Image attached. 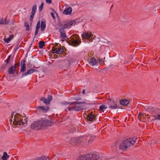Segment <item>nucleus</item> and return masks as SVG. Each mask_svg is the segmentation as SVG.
<instances>
[{
	"instance_id": "ea45409f",
	"label": "nucleus",
	"mask_w": 160,
	"mask_h": 160,
	"mask_svg": "<svg viewBox=\"0 0 160 160\" xmlns=\"http://www.w3.org/2000/svg\"><path fill=\"white\" fill-rule=\"evenodd\" d=\"M92 140H91V139L90 140H89L88 141V143H91V142H92Z\"/></svg>"
},
{
	"instance_id": "aec40b11",
	"label": "nucleus",
	"mask_w": 160,
	"mask_h": 160,
	"mask_svg": "<svg viewBox=\"0 0 160 160\" xmlns=\"http://www.w3.org/2000/svg\"><path fill=\"white\" fill-rule=\"evenodd\" d=\"M129 102L128 100L126 99H122L120 101V104L123 106H126L129 103Z\"/></svg>"
},
{
	"instance_id": "e433bc0d",
	"label": "nucleus",
	"mask_w": 160,
	"mask_h": 160,
	"mask_svg": "<svg viewBox=\"0 0 160 160\" xmlns=\"http://www.w3.org/2000/svg\"><path fill=\"white\" fill-rule=\"evenodd\" d=\"M86 138L85 137H80L78 138V140H81L80 139H81V140H82V138Z\"/></svg>"
},
{
	"instance_id": "6e6552de",
	"label": "nucleus",
	"mask_w": 160,
	"mask_h": 160,
	"mask_svg": "<svg viewBox=\"0 0 160 160\" xmlns=\"http://www.w3.org/2000/svg\"><path fill=\"white\" fill-rule=\"evenodd\" d=\"M109 108L112 109H115L119 108L117 102L113 101H110L108 102Z\"/></svg>"
},
{
	"instance_id": "c9c22d12",
	"label": "nucleus",
	"mask_w": 160,
	"mask_h": 160,
	"mask_svg": "<svg viewBox=\"0 0 160 160\" xmlns=\"http://www.w3.org/2000/svg\"><path fill=\"white\" fill-rule=\"evenodd\" d=\"M90 137L92 139H93L94 138V136H88L87 137V139L88 140V139H89Z\"/></svg>"
},
{
	"instance_id": "20e7f679",
	"label": "nucleus",
	"mask_w": 160,
	"mask_h": 160,
	"mask_svg": "<svg viewBox=\"0 0 160 160\" xmlns=\"http://www.w3.org/2000/svg\"><path fill=\"white\" fill-rule=\"evenodd\" d=\"M137 139L136 138L134 137L130 138L124 140L120 143V149L123 150L129 148L131 145H133L134 143Z\"/></svg>"
},
{
	"instance_id": "2f4dec72",
	"label": "nucleus",
	"mask_w": 160,
	"mask_h": 160,
	"mask_svg": "<svg viewBox=\"0 0 160 160\" xmlns=\"http://www.w3.org/2000/svg\"><path fill=\"white\" fill-rule=\"evenodd\" d=\"M39 29L36 28L35 32V35H37L38 33V32Z\"/></svg>"
},
{
	"instance_id": "49530a36",
	"label": "nucleus",
	"mask_w": 160,
	"mask_h": 160,
	"mask_svg": "<svg viewBox=\"0 0 160 160\" xmlns=\"http://www.w3.org/2000/svg\"><path fill=\"white\" fill-rule=\"evenodd\" d=\"M102 160H104V159H102Z\"/></svg>"
},
{
	"instance_id": "393cba45",
	"label": "nucleus",
	"mask_w": 160,
	"mask_h": 160,
	"mask_svg": "<svg viewBox=\"0 0 160 160\" xmlns=\"http://www.w3.org/2000/svg\"><path fill=\"white\" fill-rule=\"evenodd\" d=\"M72 44H74V46H75L79 44L78 42V40L77 38L76 39L73 40L72 41Z\"/></svg>"
},
{
	"instance_id": "b1692460",
	"label": "nucleus",
	"mask_w": 160,
	"mask_h": 160,
	"mask_svg": "<svg viewBox=\"0 0 160 160\" xmlns=\"http://www.w3.org/2000/svg\"><path fill=\"white\" fill-rule=\"evenodd\" d=\"M63 50V49L62 48H60L58 49L57 50H56L55 51V52L57 54H60L62 53Z\"/></svg>"
},
{
	"instance_id": "412c9836",
	"label": "nucleus",
	"mask_w": 160,
	"mask_h": 160,
	"mask_svg": "<svg viewBox=\"0 0 160 160\" xmlns=\"http://www.w3.org/2000/svg\"><path fill=\"white\" fill-rule=\"evenodd\" d=\"M72 9L71 8H68L66 9L64 11L63 13L65 15H68L71 13Z\"/></svg>"
},
{
	"instance_id": "dca6fc26",
	"label": "nucleus",
	"mask_w": 160,
	"mask_h": 160,
	"mask_svg": "<svg viewBox=\"0 0 160 160\" xmlns=\"http://www.w3.org/2000/svg\"><path fill=\"white\" fill-rule=\"evenodd\" d=\"M48 106H39L37 108V110H40L42 111H44L46 112L48 111Z\"/></svg>"
},
{
	"instance_id": "f704fd0d",
	"label": "nucleus",
	"mask_w": 160,
	"mask_h": 160,
	"mask_svg": "<svg viewBox=\"0 0 160 160\" xmlns=\"http://www.w3.org/2000/svg\"><path fill=\"white\" fill-rule=\"evenodd\" d=\"M51 16L52 17L53 19H55V17L54 16V14L53 12H51L50 13Z\"/></svg>"
},
{
	"instance_id": "f03ea898",
	"label": "nucleus",
	"mask_w": 160,
	"mask_h": 160,
	"mask_svg": "<svg viewBox=\"0 0 160 160\" xmlns=\"http://www.w3.org/2000/svg\"><path fill=\"white\" fill-rule=\"evenodd\" d=\"M11 119L10 120V123L12 122L15 125H21L26 124L27 123V120L26 119H22V117L21 115L17 113L16 112H13L11 115Z\"/></svg>"
},
{
	"instance_id": "f8f14e48",
	"label": "nucleus",
	"mask_w": 160,
	"mask_h": 160,
	"mask_svg": "<svg viewBox=\"0 0 160 160\" xmlns=\"http://www.w3.org/2000/svg\"><path fill=\"white\" fill-rule=\"evenodd\" d=\"M35 71V70L32 68L28 70L27 72L22 74V78H23L25 76H27L28 75H30L33 73Z\"/></svg>"
},
{
	"instance_id": "79ce46f5",
	"label": "nucleus",
	"mask_w": 160,
	"mask_h": 160,
	"mask_svg": "<svg viewBox=\"0 0 160 160\" xmlns=\"http://www.w3.org/2000/svg\"><path fill=\"white\" fill-rule=\"evenodd\" d=\"M20 47V46L19 47H18L15 49V51H17V50L18 49H19V47Z\"/></svg>"
},
{
	"instance_id": "2eb2a0df",
	"label": "nucleus",
	"mask_w": 160,
	"mask_h": 160,
	"mask_svg": "<svg viewBox=\"0 0 160 160\" xmlns=\"http://www.w3.org/2000/svg\"><path fill=\"white\" fill-rule=\"evenodd\" d=\"M46 27V23L45 20L42 19L41 22V30L42 31H44Z\"/></svg>"
},
{
	"instance_id": "5701e85b",
	"label": "nucleus",
	"mask_w": 160,
	"mask_h": 160,
	"mask_svg": "<svg viewBox=\"0 0 160 160\" xmlns=\"http://www.w3.org/2000/svg\"><path fill=\"white\" fill-rule=\"evenodd\" d=\"M9 157V156L8 155L7 152H4L3 155L2 157V159L3 160H6Z\"/></svg>"
},
{
	"instance_id": "bb28decb",
	"label": "nucleus",
	"mask_w": 160,
	"mask_h": 160,
	"mask_svg": "<svg viewBox=\"0 0 160 160\" xmlns=\"http://www.w3.org/2000/svg\"><path fill=\"white\" fill-rule=\"evenodd\" d=\"M24 26L26 27V30L28 31L29 30V26L28 22L27 21H25Z\"/></svg>"
},
{
	"instance_id": "f257e3e1",
	"label": "nucleus",
	"mask_w": 160,
	"mask_h": 160,
	"mask_svg": "<svg viewBox=\"0 0 160 160\" xmlns=\"http://www.w3.org/2000/svg\"><path fill=\"white\" fill-rule=\"evenodd\" d=\"M76 102H64L62 104L66 106L65 110L67 112L68 111L70 112L73 111H78L84 109L85 107L83 105L77 103Z\"/></svg>"
},
{
	"instance_id": "a211bd4d",
	"label": "nucleus",
	"mask_w": 160,
	"mask_h": 160,
	"mask_svg": "<svg viewBox=\"0 0 160 160\" xmlns=\"http://www.w3.org/2000/svg\"><path fill=\"white\" fill-rule=\"evenodd\" d=\"M16 70V66H12L11 67L8 69V73L11 74H14Z\"/></svg>"
},
{
	"instance_id": "c756f323",
	"label": "nucleus",
	"mask_w": 160,
	"mask_h": 160,
	"mask_svg": "<svg viewBox=\"0 0 160 160\" xmlns=\"http://www.w3.org/2000/svg\"><path fill=\"white\" fill-rule=\"evenodd\" d=\"M40 27V21H39L37 24L36 28L37 29H39Z\"/></svg>"
},
{
	"instance_id": "f3484780",
	"label": "nucleus",
	"mask_w": 160,
	"mask_h": 160,
	"mask_svg": "<svg viewBox=\"0 0 160 160\" xmlns=\"http://www.w3.org/2000/svg\"><path fill=\"white\" fill-rule=\"evenodd\" d=\"M13 37V34L9 36V37L8 38H6L5 36V38H3L4 41L7 43H8L12 39Z\"/></svg>"
},
{
	"instance_id": "7c9ffc66",
	"label": "nucleus",
	"mask_w": 160,
	"mask_h": 160,
	"mask_svg": "<svg viewBox=\"0 0 160 160\" xmlns=\"http://www.w3.org/2000/svg\"><path fill=\"white\" fill-rule=\"evenodd\" d=\"M36 10L37 6L36 5H34L32 8V10L36 11Z\"/></svg>"
},
{
	"instance_id": "c03bdc74",
	"label": "nucleus",
	"mask_w": 160,
	"mask_h": 160,
	"mask_svg": "<svg viewBox=\"0 0 160 160\" xmlns=\"http://www.w3.org/2000/svg\"><path fill=\"white\" fill-rule=\"evenodd\" d=\"M1 103V101H0V103Z\"/></svg>"
},
{
	"instance_id": "a18cd8bd",
	"label": "nucleus",
	"mask_w": 160,
	"mask_h": 160,
	"mask_svg": "<svg viewBox=\"0 0 160 160\" xmlns=\"http://www.w3.org/2000/svg\"><path fill=\"white\" fill-rule=\"evenodd\" d=\"M112 6H113V5H112V6H111V7H112Z\"/></svg>"
},
{
	"instance_id": "cd10ccee",
	"label": "nucleus",
	"mask_w": 160,
	"mask_h": 160,
	"mask_svg": "<svg viewBox=\"0 0 160 160\" xmlns=\"http://www.w3.org/2000/svg\"><path fill=\"white\" fill-rule=\"evenodd\" d=\"M107 108V107L104 105H102L99 107V109L101 110H106Z\"/></svg>"
},
{
	"instance_id": "37998d69",
	"label": "nucleus",
	"mask_w": 160,
	"mask_h": 160,
	"mask_svg": "<svg viewBox=\"0 0 160 160\" xmlns=\"http://www.w3.org/2000/svg\"><path fill=\"white\" fill-rule=\"evenodd\" d=\"M147 110L148 111H149V109H147Z\"/></svg>"
},
{
	"instance_id": "39448f33",
	"label": "nucleus",
	"mask_w": 160,
	"mask_h": 160,
	"mask_svg": "<svg viewBox=\"0 0 160 160\" xmlns=\"http://www.w3.org/2000/svg\"><path fill=\"white\" fill-rule=\"evenodd\" d=\"M99 159V156L97 154H85L78 158V160H98Z\"/></svg>"
},
{
	"instance_id": "4be33fe9",
	"label": "nucleus",
	"mask_w": 160,
	"mask_h": 160,
	"mask_svg": "<svg viewBox=\"0 0 160 160\" xmlns=\"http://www.w3.org/2000/svg\"><path fill=\"white\" fill-rule=\"evenodd\" d=\"M95 116L91 114H89L88 116L87 119L88 121H92L95 119Z\"/></svg>"
},
{
	"instance_id": "a19ab883",
	"label": "nucleus",
	"mask_w": 160,
	"mask_h": 160,
	"mask_svg": "<svg viewBox=\"0 0 160 160\" xmlns=\"http://www.w3.org/2000/svg\"><path fill=\"white\" fill-rule=\"evenodd\" d=\"M85 90H83L82 91V93L83 94H84L85 93Z\"/></svg>"
},
{
	"instance_id": "6ab92c4d",
	"label": "nucleus",
	"mask_w": 160,
	"mask_h": 160,
	"mask_svg": "<svg viewBox=\"0 0 160 160\" xmlns=\"http://www.w3.org/2000/svg\"><path fill=\"white\" fill-rule=\"evenodd\" d=\"M9 22V21L6 19L2 18L0 20V25H7Z\"/></svg>"
},
{
	"instance_id": "c85d7f7f",
	"label": "nucleus",
	"mask_w": 160,
	"mask_h": 160,
	"mask_svg": "<svg viewBox=\"0 0 160 160\" xmlns=\"http://www.w3.org/2000/svg\"><path fill=\"white\" fill-rule=\"evenodd\" d=\"M43 7V3H42L41 4L40 6L39 7V10L41 11Z\"/></svg>"
},
{
	"instance_id": "7ed1b4c3",
	"label": "nucleus",
	"mask_w": 160,
	"mask_h": 160,
	"mask_svg": "<svg viewBox=\"0 0 160 160\" xmlns=\"http://www.w3.org/2000/svg\"><path fill=\"white\" fill-rule=\"evenodd\" d=\"M50 121L47 119H42L34 122L31 125V128L35 130L41 129L42 127L48 126Z\"/></svg>"
},
{
	"instance_id": "72a5a7b5",
	"label": "nucleus",
	"mask_w": 160,
	"mask_h": 160,
	"mask_svg": "<svg viewBox=\"0 0 160 160\" xmlns=\"http://www.w3.org/2000/svg\"><path fill=\"white\" fill-rule=\"evenodd\" d=\"M34 17V15L31 14L30 18V20L32 21Z\"/></svg>"
},
{
	"instance_id": "1a4fd4ad",
	"label": "nucleus",
	"mask_w": 160,
	"mask_h": 160,
	"mask_svg": "<svg viewBox=\"0 0 160 160\" xmlns=\"http://www.w3.org/2000/svg\"><path fill=\"white\" fill-rule=\"evenodd\" d=\"M59 32L60 33V38L63 41L65 40V38L67 37L65 32L63 28L59 27Z\"/></svg>"
},
{
	"instance_id": "9d476101",
	"label": "nucleus",
	"mask_w": 160,
	"mask_h": 160,
	"mask_svg": "<svg viewBox=\"0 0 160 160\" xmlns=\"http://www.w3.org/2000/svg\"><path fill=\"white\" fill-rule=\"evenodd\" d=\"M40 100L43 101L44 103L46 105H48L49 104L50 102L52 100V96L50 95L48 96L47 98H41Z\"/></svg>"
},
{
	"instance_id": "4468645a",
	"label": "nucleus",
	"mask_w": 160,
	"mask_h": 160,
	"mask_svg": "<svg viewBox=\"0 0 160 160\" xmlns=\"http://www.w3.org/2000/svg\"><path fill=\"white\" fill-rule=\"evenodd\" d=\"M10 55H9L8 56L6 59V61H5V62H6V65H3V66L2 67V69H4L6 67H8L7 65H9L10 63Z\"/></svg>"
},
{
	"instance_id": "423d86ee",
	"label": "nucleus",
	"mask_w": 160,
	"mask_h": 160,
	"mask_svg": "<svg viewBox=\"0 0 160 160\" xmlns=\"http://www.w3.org/2000/svg\"><path fill=\"white\" fill-rule=\"evenodd\" d=\"M76 24V22L74 20H69L65 22L63 25H61L59 27L63 29L70 28L72 26H74Z\"/></svg>"
},
{
	"instance_id": "473e14b6",
	"label": "nucleus",
	"mask_w": 160,
	"mask_h": 160,
	"mask_svg": "<svg viewBox=\"0 0 160 160\" xmlns=\"http://www.w3.org/2000/svg\"><path fill=\"white\" fill-rule=\"evenodd\" d=\"M47 3L50 4L52 3L51 0H45Z\"/></svg>"
},
{
	"instance_id": "de8ad7c7",
	"label": "nucleus",
	"mask_w": 160,
	"mask_h": 160,
	"mask_svg": "<svg viewBox=\"0 0 160 160\" xmlns=\"http://www.w3.org/2000/svg\"><path fill=\"white\" fill-rule=\"evenodd\" d=\"M55 160L54 159H53V160Z\"/></svg>"
},
{
	"instance_id": "9b49d317",
	"label": "nucleus",
	"mask_w": 160,
	"mask_h": 160,
	"mask_svg": "<svg viewBox=\"0 0 160 160\" xmlns=\"http://www.w3.org/2000/svg\"><path fill=\"white\" fill-rule=\"evenodd\" d=\"M92 36V34L91 32H84L82 35V38L83 39H88Z\"/></svg>"
},
{
	"instance_id": "0eeeda50",
	"label": "nucleus",
	"mask_w": 160,
	"mask_h": 160,
	"mask_svg": "<svg viewBox=\"0 0 160 160\" xmlns=\"http://www.w3.org/2000/svg\"><path fill=\"white\" fill-rule=\"evenodd\" d=\"M89 64L91 66L98 65V64H100L102 62V59L98 58L96 60L94 58H92L88 61Z\"/></svg>"
},
{
	"instance_id": "a878e982",
	"label": "nucleus",
	"mask_w": 160,
	"mask_h": 160,
	"mask_svg": "<svg viewBox=\"0 0 160 160\" xmlns=\"http://www.w3.org/2000/svg\"><path fill=\"white\" fill-rule=\"evenodd\" d=\"M39 47L40 48H42L44 46V42L43 41H40L39 42Z\"/></svg>"
},
{
	"instance_id": "4c0bfd02",
	"label": "nucleus",
	"mask_w": 160,
	"mask_h": 160,
	"mask_svg": "<svg viewBox=\"0 0 160 160\" xmlns=\"http://www.w3.org/2000/svg\"><path fill=\"white\" fill-rule=\"evenodd\" d=\"M36 12V11L32 10V12H31V14L33 15L34 16V15Z\"/></svg>"
},
{
	"instance_id": "58836bf2",
	"label": "nucleus",
	"mask_w": 160,
	"mask_h": 160,
	"mask_svg": "<svg viewBox=\"0 0 160 160\" xmlns=\"http://www.w3.org/2000/svg\"><path fill=\"white\" fill-rule=\"evenodd\" d=\"M141 116H142V114L141 112H140L139 113L138 117H140Z\"/></svg>"
},
{
	"instance_id": "ddd939ff",
	"label": "nucleus",
	"mask_w": 160,
	"mask_h": 160,
	"mask_svg": "<svg viewBox=\"0 0 160 160\" xmlns=\"http://www.w3.org/2000/svg\"><path fill=\"white\" fill-rule=\"evenodd\" d=\"M26 64L25 61L24 60H22L21 61V67L20 71L22 72H24L26 70Z\"/></svg>"
}]
</instances>
